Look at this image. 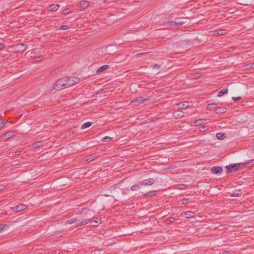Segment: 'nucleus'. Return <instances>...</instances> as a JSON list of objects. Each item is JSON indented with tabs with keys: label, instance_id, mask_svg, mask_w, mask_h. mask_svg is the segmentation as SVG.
Masks as SVG:
<instances>
[{
	"label": "nucleus",
	"instance_id": "1a4fd4ad",
	"mask_svg": "<svg viewBox=\"0 0 254 254\" xmlns=\"http://www.w3.org/2000/svg\"><path fill=\"white\" fill-rule=\"evenodd\" d=\"M173 116L175 118H179L184 116V112L181 110H177L174 111L173 114Z\"/></svg>",
	"mask_w": 254,
	"mask_h": 254
},
{
	"label": "nucleus",
	"instance_id": "4be33fe9",
	"mask_svg": "<svg viewBox=\"0 0 254 254\" xmlns=\"http://www.w3.org/2000/svg\"><path fill=\"white\" fill-rule=\"evenodd\" d=\"M80 4L82 8H86L88 6L89 2L86 0H82L80 1Z\"/></svg>",
	"mask_w": 254,
	"mask_h": 254
},
{
	"label": "nucleus",
	"instance_id": "2f4dec72",
	"mask_svg": "<svg viewBox=\"0 0 254 254\" xmlns=\"http://www.w3.org/2000/svg\"><path fill=\"white\" fill-rule=\"evenodd\" d=\"M42 141L36 142L33 143V146L34 148H37L41 145Z\"/></svg>",
	"mask_w": 254,
	"mask_h": 254
},
{
	"label": "nucleus",
	"instance_id": "f03ea898",
	"mask_svg": "<svg viewBox=\"0 0 254 254\" xmlns=\"http://www.w3.org/2000/svg\"><path fill=\"white\" fill-rule=\"evenodd\" d=\"M66 79L64 77L58 79L54 85V88L56 90H61L63 87H67Z\"/></svg>",
	"mask_w": 254,
	"mask_h": 254
},
{
	"label": "nucleus",
	"instance_id": "13d9d810",
	"mask_svg": "<svg viewBox=\"0 0 254 254\" xmlns=\"http://www.w3.org/2000/svg\"><path fill=\"white\" fill-rule=\"evenodd\" d=\"M181 186H185V185H181Z\"/></svg>",
	"mask_w": 254,
	"mask_h": 254
},
{
	"label": "nucleus",
	"instance_id": "39448f33",
	"mask_svg": "<svg viewBox=\"0 0 254 254\" xmlns=\"http://www.w3.org/2000/svg\"><path fill=\"white\" fill-rule=\"evenodd\" d=\"M155 182V180L154 178H149L146 179L141 182H139V184L142 186H151Z\"/></svg>",
	"mask_w": 254,
	"mask_h": 254
},
{
	"label": "nucleus",
	"instance_id": "f8f14e48",
	"mask_svg": "<svg viewBox=\"0 0 254 254\" xmlns=\"http://www.w3.org/2000/svg\"><path fill=\"white\" fill-rule=\"evenodd\" d=\"M16 47L19 52H23L25 51L27 48V46L26 45L21 43L17 44L16 45Z\"/></svg>",
	"mask_w": 254,
	"mask_h": 254
},
{
	"label": "nucleus",
	"instance_id": "c9c22d12",
	"mask_svg": "<svg viewBox=\"0 0 254 254\" xmlns=\"http://www.w3.org/2000/svg\"><path fill=\"white\" fill-rule=\"evenodd\" d=\"M186 22H184V21H176V26H177V27L183 25Z\"/></svg>",
	"mask_w": 254,
	"mask_h": 254
},
{
	"label": "nucleus",
	"instance_id": "c85d7f7f",
	"mask_svg": "<svg viewBox=\"0 0 254 254\" xmlns=\"http://www.w3.org/2000/svg\"><path fill=\"white\" fill-rule=\"evenodd\" d=\"M245 165H248V166H252L254 165V159L251 160L246 162L245 163Z\"/></svg>",
	"mask_w": 254,
	"mask_h": 254
},
{
	"label": "nucleus",
	"instance_id": "de8ad7c7",
	"mask_svg": "<svg viewBox=\"0 0 254 254\" xmlns=\"http://www.w3.org/2000/svg\"><path fill=\"white\" fill-rule=\"evenodd\" d=\"M121 191L122 194L124 195L126 193V192L123 189L121 190Z\"/></svg>",
	"mask_w": 254,
	"mask_h": 254
},
{
	"label": "nucleus",
	"instance_id": "412c9836",
	"mask_svg": "<svg viewBox=\"0 0 254 254\" xmlns=\"http://www.w3.org/2000/svg\"><path fill=\"white\" fill-rule=\"evenodd\" d=\"M14 133H15V131H13L7 132L4 134V136L7 137V138H9L14 135Z\"/></svg>",
	"mask_w": 254,
	"mask_h": 254
},
{
	"label": "nucleus",
	"instance_id": "603ef678",
	"mask_svg": "<svg viewBox=\"0 0 254 254\" xmlns=\"http://www.w3.org/2000/svg\"><path fill=\"white\" fill-rule=\"evenodd\" d=\"M2 186L0 185V191L2 190Z\"/></svg>",
	"mask_w": 254,
	"mask_h": 254
},
{
	"label": "nucleus",
	"instance_id": "393cba45",
	"mask_svg": "<svg viewBox=\"0 0 254 254\" xmlns=\"http://www.w3.org/2000/svg\"><path fill=\"white\" fill-rule=\"evenodd\" d=\"M92 124V123L91 122H88L84 124H83L81 128L85 129L86 128L89 127H90Z\"/></svg>",
	"mask_w": 254,
	"mask_h": 254
},
{
	"label": "nucleus",
	"instance_id": "f704fd0d",
	"mask_svg": "<svg viewBox=\"0 0 254 254\" xmlns=\"http://www.w3.org/2000/svg\"><path fill=\"white\" fill-rule=\"evenodd\" d=\"M193 213L191 211H188L186 213L185 215H186L187 218H191L192 217Z\"/></svg>",
	"mask_w": 254,
	"mask_h": 254
},
{
	"label": "nucleus",
	"instance_id": "f3484780",
	"mask_svg": "<svg viewBox=\"0 0 254 254\" xmlns=\"http://www.w3.org/2000/svg\"><path fill=\"white\" fill-rule=\"evenodd\" d=\"M157 193L156 190H151L144 194L145 197L155 196Z\"/></svg>",
	"mask_w": 254,
	"mask_h": 254
},
{
	"label": "nucleus",
	"instance_id": "e433bc0d",
	"mask_svg": "<svg viewBox=\"0 0 254 254\" xmlns=\"http://www.w3.org/2000/svg\"><path fill=\"white\" fill-rule=\"evenodd\" d=\"M189 198H184L183 200H182V203L183 204H187L189 202Z\"/></svg>",
	"mask_w": 254,
	"mask_h": 254
},
{
	"label": "nucleus",
	"instance_id": "9b49d317",
	"mask_svg": "<svg viewBox=\"0 0 254 254\" xmlns=\"http://www.w3.org/2000/svg\"><path fill=\"white\" fill-rule=\"evenodd\" d=\"M223 171V169L220 166H214L212 168L211 172L213 174H218Z\"/></svg>",
	"mask_w": 254,
	"mask_h": 254
},
{
	"label": "nucleus",
	"instance_id": "a19ab883",
	"mask_svg": "<svg viewBox=\"0 0 254 254\" xmlns=\"http://www.w3.org/2000/svg\"><path fill=\"white\" fill-rule=\"evenodd\" d=\"M246 67L248 69H249V68H252V65H251V63H250V64H248L246 65Z\"/></svg>",
	"mask_w": 254,
	"mask_h": 254
},
{
	"label": "nucleus",
	"instance_id": "473e14b6",
	"mask_svg": "<svg viewBox=\"0 0 254 254\" xmlns=\"http://www.w3.org/2000/svg\"><path fill=\"white\" fill-rule=\"evenodd\" d=\"M122 182H123V181H121V182H119L117 184H115V185L112 186V187H111V188H110L111 190H115L116 189H119V188L117 187L118 184H119L120 183H122Z\"/></svg>",
	"mask_w": 254,
	"mask_h": 254
},
{
	"label": "nucleus",
	"instance_id": "4d7b16f0",
	"mask_svg": "<svg viewBox=\"0 0 254 254\" xmlns=\"http://www.w3.org/2000/svg\"><path fill=\"white\" fill-rule=\"evenodd\" d=\"M204 128H205V127H202V129H204Z\"/></svg>",
	"mask_w": 254,
	"mask_h": 254
},
{
	"label": "nucleus",
	"instance_id": "9d476101",
	"mask_svg": "<svg viewBox=\"0 0 254 254\" xmlns=\"http://www.w3.org/2000/svg\"><path fill=\"white\" fill-rule=\"evenodd\" d=\"M76 217L77 218V223L75 224V227H77L83 226V225H80L81 222H82L83 219L81 212L79 214H77Z\"/></svg>",
	"mask_w": 254,
	"mask_h": 254
},
{
	"label": "nucleus",
	"instance_id": "3c124183",
	"mask_svg": "<svg viewBox=\"0 0 254 254\" xmlns=\"http://www.w3.org/2000/svg\"><path fill=\"white\" fill-rule=\"evenodd\" d=\"M36 52H35V50H32V51H31V54H35Z\"/></svg>",
	"mask_w": 254,
	"mask_h": 254
},
{
	"label": "nucleus",
	"instance_id": "5fc2aeb1",
	"mask_svg": "<svg viewBox=\"0 0 254 254\" xmlns=\"http://www.w3.org/2000/svg\"><path fill=\"white\" fill-rule=\"evenodd\" d=\"M145 53H140V54H138V55H143Z\"/></svg>",
	"mask_w": 254,
	"mask_h": 254
},
{
	"label": "nucleus",
	"instance_id": "c756f323",
	"mask_svg": "<svg viewBox=\"0 0 254 254\" xmlns=\"http://www.w3.org/2000/svg\"><path fill=\"white\" fill-rule=\"evenodd\" d=\"M112 139V137L107 136L103 137L102 140L103 142H108V141H110Z\"/></svg>",
	"mask_w": 254,
	"mask_h": 254
},
{
	"label": "nucleus",
	"instance_id": "a211bd4d",
	"mask_svg": "<svg viewBox=\"0 0 254 254\" xmlns=\"http://www.w3.org/2000/svg\"><path fill=\"white\" fill-rule=\"evenodd\" d=\"M217 106L218 104L217 103L209 104L207 105V108L208 110H211L214 109L216 111V109Z\"/></svg>",
	"mask_w": 254,
	"mask_h": 254
},
{
	"label": "nucleus",
	"instance_id": "bb28decb",
	"mask_svg": "<svg viewBox=\"0 0 254 254\" xmlns=\"http://www.w3.org/2000/svg\"><path fill=\"white\" fill-rule=\"evenodd\" d=\"M147 99H144L142 97H139L137 98L135 100L136 102H137L140 103H143L145 100H146Z\"/></svg>",
	"mask_w": 254,
	"mask_h": 254
},
{
	"label": "nucleus",
	"instance_id": "4c0bfd02",
	"mask_svg": "<svg viewBox=\"0 0 254 254\" xmlns=\"http://www.w3.org/2000/svg\"><path fill=\"white\" fill-rule=\"evenodd\" d=\"M241 99V97L240 96L237 97H232V100L234 101H237L240 100Z\"/></svg>",
	"mask_w": 254,
	"mask_h": 254
},
{
	"label": "nucleus",
	"instance_id": "6ab92c4d",
	"mask_svg": "<svg viewBox=\"0 0 254 254\" xmlns=\"http://www.w3.org/2000/svg\"><path fill=\"white\" fill-rule=\"evenodd\" d=\"M228 93V89L227 88L223 89L222 90H220L218 93L217 96L218 97H221L223 95H224L225 94H227Z\"/></svg>",
	"mask_w": 254,
	"mask_h": 254
},
{
	"label": "nucleus",
	"instance_id": "72a5a7b5",
	"mask_svg": "<svg viewBox=\"0 0 254 254\" xmlns=\"http://www.w3.org/2000/svg\"><path fill=\"white\" fill-rule=\"evenodd\" d=\"M69 29V27L66 25H62L60 28V30H65Z\"/></svg>",
	"mask_w": 254,
	"mask_h": 254
},
{
	"label": "nucleus",
	"instance_id": "ea45409f",
	"mask_svg": "<svg viewBox=\"0 0 254 254\" xmlns=\"http://www.w3.org/2000/svg\"><path fill=\"white\" fill-rule=\"evenodd\" d=\"M41 59H42L41 57H37L35 58V62H39V61H40L41 60Z\"/></svg>",
	"mask_w": 254,
	"mask_h": 254
},
{
	"label": "nucleus",
	"instance_id": "cd10ccee",
	"mask_svg": "<svg viewBox=\"0 0 254 254\" xmlns=\"http://www.w3.org/2000/svg\"><path fill=\"white\" fill-rule=\"evenodd\" d=\"M175 219L174 217H170L166 219V223L168 224L173 223L174 222Z\"/></svg>",
	"mask_w": 254,
	"mask_h": 254
},
{
	"label": "nucleus",
	"instance_id": "aec40b11",
	"mask_svg": "<svg viewBox=\"0 0 254 254\" xmlns=\"http://www.w3.org/2000/svg\"><path fill=\"white\" fill-rule=\"evenodd\" d=\"M74 223H76V224L77 223V218H76V216L74 217H73L69 220H68L66 222V224H73Z\"/></svg>",
	"mask_w": 254,
	"mask_h": 254
},
{
	"label": "nucleus",
	"instance_id": "dca6fc26",
	"mask_svg": "<svg viewBox=\"0 0 254 254\" xmlns=\"http://www.w3.org/2000/svg\"><path fill=\"white\" fill-rule=\"evenodd\" d=\"M140 186L141 184H139V182H138L137 184L134 185H132L131 188H130V190H132V191H136V190H139L140 188Z\"/></svg>",
	"mask_w": 254,
	"mask_h": 254
},
{
	"label": "nucleus",
	"instance_id": "7c9ffc66",
	"mask_svg": "<svg viewBox=\"0 0 254 254\" xmlns=\"http://www.w3.org/2000/svg\"><path fill=\"white\" fill-rule=\"evenodd\" d=\"M7 123V121L6 120H2L0 123V128L3 127Z\"/></svg>",
	"mask_w": 254,
	"mask_h": 254
},
{
	"label": "nucleus",
	"instance_id": "2eb2a0df",
	"mask_svg": "<svg viewBox=\"0 0 254 254\" xmlns=\"http://www.w3.org/2000/svg\"><path fill=\"white\" fill-rule=\"evenodd\" d=\"M215 112L217 114L224 113L226 112V108L225 107H218L217 106Z\"/></svg>",
	"mask_w": 254,
	"mask_h": 254
},
{
	"label": "nucleus",
	"instance_id": "49530a36",
	"mask_svg": "<svg viewBox=\"0 0 254 254\" xmlns=\"http://www.w3.org/2000/svg\"><path fill=\"white\" fill-rule=\"evenodd\" d=\"M222 254H230V252L228 251H224Z\"/></svg>",
	"mask_w": 254,
	"mask_h": 254
},
{
	"label": "nucleus",
	"instance_id": "b1692460",
	"mask_svg": "<svg viewBox=\"0 0 254 254\" xmlns=\"http://www.w3.org/2000/svg\"><path fill=\"white\" fill-rule=\"evenodd\" d=\"M59 5L57 4H51L50 6V9L52 11H56L58 10Z\"/></svg>",
	"mask_w": 254,
	"mask_h": 254
},
{
	"label": "nucleus",
	"instance_id": "6e6d98bb",
	"mask_svg": "<svg viewBox=\"0 0 254 254\" xmlns=\"http://www.w3.org/2000/svg\"><path fill=\"white\" fill-rule=\"evenodd\" d=\"M2 229V228L1 227H0V232L1 231V230Z\"/></svg>",
	"mask_w": 254,
	"mask_h": 254
},
{
	"label": "nucleus",
	"instance_id": "79ce46f5",
	"mask_svg": "<svg viewBox=\"0 0 254 254\" xmlns=\"http://www.w3.org/2000/svg\"><path fill=\"white\" fill-rule=\"evenodd\" d=\"M4 47H5L4 44H1V43L0 44V50H2L4 48Z\"/></svg>",
	"mask_w": 254,
	"mask_h": 254
},
{
	"label": "nucleus",
	"instance_id": "6e6552de",
	"mask_svg": "<svg viewBox=\"0 0 254 254\" xmlns=\"http://www.w3.org/2000/svg\"><path fill=\"white\" fill-rule=\"evenodd\" d=\"M177 107L179 109H184L188 108L190 106L189 103L185 101L183 103H179L177 104Z\"/></svg>",
	"mask_w": 254,
	"mask_h": 254
},
{
	"label": "nucleus",
	"instance_id": "c03bdc74",
	"mask_svg": "<svg viewBox=\"0 0 254 254\" xmlns=\"http://www.w3.org/2000/svg\"><path fill=\"white\" fill-rule=\"evenodd\" d=\"M159 67H160V66H159V65H158V64H154V65H153V68H159Z\"/></svg>",
	"mask_w": 254,
	"mask_h": 254
},
{
	"label": "nucleus",
	"instance_id": "5701e85b",
	"mask_svg": "<svg viewBox=\"0 0 254 254\" xmlns=\"http://www.w3.org/2000/svg\"><path fill=\"white\" fill-rule=\"evenodd\" d=\"M216 137L219 140H223L225 138V133L218 132L216 134Z\"/></svg>",
	"mask_w": 254,
	"mask_h": 254
},
{
	"label": "nucleus",
	"instance_id": "58836bf2",
	"mask_svg": "<svg viewBox=\"0 0 254 254\" xmlns=\"http://www.w3.org/2000/svg\"><path fill=\"white\" fill-rule=\"evenodd\" d=\"M94 222L95 224L93 225V226H96L100 223V221H99V220H95L94 221Z\"/></svg>",
	"mask_w": 254,
	"mask_h": 254
},
{
	"label": "nucleus",
	"instance_id": "37998d69",
	"mask_svg": "<svg viewBox=\"0 0 254 254\" xmlns=\"http://www.w3.org/2000/svg\"><path fill=\"white\" fill-rule=\"evenodd\" d=\"M69 12L68 11V9L67 8V9H64V10H63V13L66 14L67 13H68Z\"/></svg>",
	"mask_w": 254,
	"mask_h": 254
},
{
	"label": "nucleus",
	"instance_id": "8fccbe9b",
	"mask_svg": "<svg viewBox=\"0 0 254 254\" xmlns=\"http://www.w3.org/2000/svg\"><path fill=\"white\" fill-rule=\"evenodd\" d=\"M252 68H254V63H251Z\"/></svg>",
	"mask_w": 254,
	"mask_h": 254
},
{
	"label": "nucleus",
	"instance_id": "20e7f679",
	"mask_svg": "<svg viewBox=\"0 0 254 254\" xmlns=\"http://www.w3.org/2000/svg\"><path fill=\"white\" fill-rule=\"evenodd\" d=\"M241 165H242V164L237 163L234 164H230L229 165L226 166L225 167V168L227 170V173L229 174L232 172L233 171H238L239 170Z\"/></svg>",
	"mask_w": 254,
	"mask_h": 254
},
{
	"label": "nucleus",
	"instance_id": "a18cd8bd",
	"mask_svg": "<svg viewBox=\"0 0 254 254\" xmlns=\"http://www.w3.org/2000/svg\"><path fill=\"white\" fill-rule=\"evenodd\" d=\"M232 196H239V194L238 193H233V194H232Z\"/></svg>",
	"mask_w": 254,
	"mask_h": 254
},
{
	"label": "nucleus",
	"instance_id": "0eeeda50",
	"mask_svg": "<svg viewBox=\"0 0 254 254\" xmlns=\"http://www.w3.org/2000/svg\"><path fill=\"white\" fill-rule=\"evenodd\" d=\"M99 156V155L97 154V153H93L88 156L85 161L86 162H89L90 161L95 160Z\"/></svg>",
	"mask_w": 254,
	"mask_h": 254
},
{
	"label": "nucleus",
	"instance_id": "09e8293b",
	"mask_svg": "<svg viewBox=\"0 0 254 254\" xmlns=\"http://www.w3.org/2000/svg\"><path fill=\"white\" fill-rule=\"evenodd\" d=\"M199 122V121H196L195 122V124L196 125H199V122Z\"/></svg>",
	"mask_w": 254,
	"mask_h": 254
},
{
	"label": "nucleus",
	"instance_id": "f257e3e1",
	"mask_svg": "<svg viewBox=\"0 0 254 254\" xmlns=\"http://www.w3.org/2000/svg\"><path fill=\"white\" fill-rule=\"evenodd\" d=\"M93 212L91 210L87 209L84 208L81 212L82 217L83 218V221L81 222L80 225H85L89 222L92 221V216Z\"/></svg>",
	"mask_w": 254,
	"mask_h": 254
},
{
	"label": "nucleus",
	"instance_id": "864d4df0",
	"mask_svg": "<svg viewBox=\"0 0 254 254\" xmlns=\"http://www.w3.org/2000/svg\"><path fill=\"white\" fill-rule=\"evenodd\" d=\"M182 42H183V43H186V44L187 43V41H186V40L182 41Z\"/></svg>",
	"mask_w": 254,
	"mask_h": 254
},
{
	"label": "nucleus",
	"instance_id": "052dcab7",
	"mask_svg": "<svg viewBox=\"0 0 254 254\" xmlns=\"http://www.w3.org/2000/svg\"><path fill=\"white\" fill-rule=\"evenodd\" d=\"M253 150L254 151V148Z\"/></svg>",
	"mask_w": 254,
	"mask_h": 254
},
{
	"label": "nucleus",
	"instance_id": "4468645a",
	"mask_svg": "<svg viewBox=\"0 0 254 254\" xmlns=\"http://www.w3.org/2000/svg\"><path fill=\"white\" fill-rule=\"evenodd\" d=\"M109 68V65H104L103 66H102L101 67H100V68H99L96 72L98 74L103 72L104 71H105V70H106L107 69Z\"/></svg>",
	"mask_w": 254,
	"mask_h": 254
},
{
	"label": "nucleus",
	"instance_id": "423d86ee",
	"mask_svg": "<svg viewBox=\"0 0 254 254\" xmlns=\"http://www.w3.org/2000/svg\"><path fill=\"white\" fill-rule=\"evenodd\" d=\"M26 208V205L23 203L19 204L11 208V209L15 212H20L24 210Z\"/></svg>",
	"mask_w": 254,
	"mask_h": 254
},
{
	"label": "nucleus",
	"instance_id": "a878e982",
	"mask_svg": "<svg viewBox=\"0 0 254 254\" xmlns=\"http://www.w3.org/2000/svg\"><path fill=\"white\" fill-rule=\"evenodd\" d=\"M166 27L176 26V21H170L165 25Z\"/></svg>",
	"mask_w": 254,
	"mask_h": 254
},
{
	"label": "nucleus",
	"instance_id": "7ed1b4c3",
	"mask_svg": "<svg viewBox=\"0 0 254 254\" xmlns=\"http://www.w3.org/2000/svg\"><path fill=\"white\" fill-rule=\"evenodd\" d=\"M66 79L67 87H70L74 85L75 84H77L79 83L80 80L78 78L74 77V76H69V77H65Z\"/></svg>",
	"mask_w": 254,
	"mask_h": 254
},
{
	"label": "nucleus",
	"instance_id": "bf43d9fd",
	"mask_svg": "<svg viewBox=\"0 0 254 254\" xmlns=\"http://www.w3.org/2000/svg\"><path fill=\"white\" fill-rule=\"evenodd\" d=\"M105 196H109L110 195H108V194H106L105 195Z\"/></svg>",
	"mask_w": 254,
	"mask_h": 254
},
{
	"label": "nucleus",
	"instance_id": "ddd939ff",
	"mask_svg": "<svg viewBox=\"0 0 254 254\" xmlns=\"http://www.w3.org/2000/svg\"><path fill=\"white\" fill-rule=\"evenodd\" d=\"M225 33V30L223 29H218L214 31V35L215 36L224 35Z\"/></svg>",
	"mask_w": 254,
	"mask_h": 254
}]
</instances>
